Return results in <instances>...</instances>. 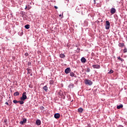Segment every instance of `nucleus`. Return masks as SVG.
I'll return each mask as SVG.
<instances>
[{
    "instance_id": "39448f33",
    "label": "nucleus",
    "mask_w": 127,
    "mask_h": 127,
    "mask_svg": "<svg viewBox=\"0 0 127 127\" xmlns=\"http://www.w3.org/2000/svg\"><path fill=\"white\" fill-rule=\"evenodd\" d=\"M92 67L94 69H100L101 68V65L98 64H93L92 65Z\"/></svg>"
},
{
    "instance_id": "412c9836",
    "label": "nucleus",
    "mask_w": 127,
    "mask_h": 127,
    "mask_svg": "<svg viewBox=\"0 0 127 127\" xmlns=\"http://www.w3.org/2000/svg\"><path fill=\"white\" fill-rule=\"evenodd\" d=\"M14 96H19V92H16L14 93Z\"/></svg>"
},
{
    "instance_id": "423d86ee",
    "label": "nucleus",
    "mask_w": 127,
    "mask_h": 127,
    "mask_svg": "<svg viewBox=\"0 0 127 127\" xmlns=\"http://www.w3.org/2000/svg\"><path fill=\"white\" fill-rule=\"evenodd\" d=\"M70 71H71V69H70V67H67L65 69L64 72L65 73V74H69Z\"/></svg>"
},
{
    "instance_id": "20e7f679",
    "label": "nucleus",
    "mask_w": 127,
    "mask_h": 127,
    "mask_svg": "<svg viewBox=\"0 0 127 127\" xmlns=\"http://www.w3.org/2000/svg\"><path fill=\"white\" fill-rule=\"evenodd\" d=\"M116 11H117V10H116V8H111L110 10V12L111 14H115Z\"/></svg>"
},
{
    "instance_id": "f257e3e1",
    "label": "nucleus",
    "mask_w": 127,
    "mask_h": 127,
    "mask_svg": "<svg viewBox=\"0 0 127 127\" xmlns=\"http://www.w3.org/2000/svg\"><path fill=\"white\" fill-rule=\"evenodd\" d=\"M84 84L85 85H89V86H92L93 85V82L89 79H85Z\"/></svg>"
},
{
    "instance_id": "aec40b11",
    "label": "nucleus",
    "mask_w": 127,
    "mask_h": 127,
    "mask_svg": "<svg viewBox=\"0 0 127 127\" xmlns=\"http://www.w3.org/2000/svg\"><path fill=\"white\" fill-rule=\"evenodd\" d=\"M61 58H64L65 57V55L62 54L60 55Z\"/></svg>"
},
{
    "instance_id": "f03ea898",
    "label": "nucleus",
    "mask_w": 127,
    "mask_h": 127,
    "mask_svg": "<svg viewBox=\"0 0 127 127\" xmlns=\"http://www.w3.org/2000/svg\"><path fill=\"white\" fill-rule=\"evenodd\" d=\"M27 99V96H26V92H23L22 94V96L20 98L21 101H25Z\"/></svg>"
},
{
    "instance_id": "c9c22d12",
    "label": "nucleus",
    "mask_w": 127,
    "mask_h": 127,
    "mask_svg": "<svg viewBox=\"0 0 127 127\" xmlns=\"http://www.w3.org/2000/svg\"><path fill=\"white\" fill-rule=\"evenodd\" d=\"M27 9H28V10H29V9H30V8L27 7Z\"/></svg>"
},
{
    "instance_id": "f704fd0d",
    "label": "nucleus",
    "mask_w": 127,
    "mask_h": 127,
    "mask_svg": "<svg viewBox=\"0 0 127 127\" xmlns=\"http://www.w3.org/2000/svg\"><path fill=\"white\" fill-rule=\"evenodd\" d=\"M27 9V6H26V7L25 8V9Z\"/></svg>"
},
{
    "instance_id": "9d476101",
    "label": "nucleus",
    "mask_w": 127,
    "mask_h": 127,
    "mask_svg": "<svg viewBox=\"0 0 127 127\" xmlns=\"http://www.w3.org/2000/svg\"><path fill=\"white\" fill-rule=\"evenodd\" d=\"M68 88L71 90V89H72V88H74V84H73V83H70V84L68 85Z\"/></svg>"
},
{
    "instance_id": "a211bd4d",
    "label": "nucleus",
    "mask_w": 127,
    "mask_h": 127,
    "mask_svg": "<svg viewBox=\"0 0 127 127\" xmlns=\"http://www.w3.org/2000/svg\"><path fill=\"white\" fill-rule=\"evenodd\" d=\"M69 75L71 77H74L75 76V74L74 73V72H70Z\"/></svg>"
},
{
    "instance_id": "393cba45",
    "label": "nucleus",
    "mask_w": 127,
    "mask_h": 127,
    "mask_svg": "<svg viewBox=\"0 0 127 127\" xmlns=\"http://www.w3.org/2000/svg\"><path fill=\"white\" fill-rule=\"evenodd\" d=\"M53 83H54V81L53 80H51L50 81V84L51 85L53 84Z\"/></svg>"
},
{
    "instance_id": "a878e982",
    "label": "nucleus",
    "mask_w": 127,
    "mask_h": 127,
    "mask_svg": "<svg viewBox=\"0 0 127 127\" xmlns=\"http://www.w3.org/2000/svg\"><path fill=\"white\" fill-rule=\"evenodd\" d=\"M90 71H91V69H90V68L87 67V69H86V72H87L88 73H89V72H90Z\"/></svg>"
},
{
    "instance_id": "1a4fd4ad",
    "label": "nucleus",
    "mask_w": 127,
    "mask_h": 127,
    "mask_svg": "<svg viewBox=\"0 0 127 127\" xmlns=\"http://www.w3.org/2000/svg\"><path fill=\"white\" fill-rule=\"evenodd\" d=\"M36 124L37 126H40L41 125V121L40 120H37L36 121Z\"/></svg>"
},
{
    "instance_id": "e433bc0d",
    "label": "nucleus",
    "mask_w": 127,
    "mask_h": 127,
    "mask_svg": "<svg viewBox=\"0 0 127 127\" xmlns=\"http://www.w3.org/2000/svg\"><path fill=\"white\" fill-rule=\"evenodd\" d=\"M59 94H60V92H59V93H58V94H59Z\"/></svg>"
},
{
    "instance_id": "f8f14e48",
    "label": "nucleus",
    "mask_w": 127,
    "mask_h": 127,
    "mask_svg": "<svg viewBox=\"0 0 127 127\" xmlns=\"http://www.w3.org/2000/svg\"><path fill=\"white\" fill-rule=\"evenodd\" d=\"M43 90L45 91V92H47L48 91V87L46 85L43 87Z\"/></svg>"
},
{
    "instance_id": "4be33fe9",
    "label": "nucleus",
    "mask_w": 127,
    "mask_h": 127,
    "mask_svg": "<svg viewBox=\"0 0 127 127\" xmlns=\"http://www.w3.org/2000/svg\"><path fill=\"white\" fill-rule=\"evenodd\" d=\"M28 74H30L31 73L32 70L30 69H27Z\"/></svg>"
},
{
    "instance_id": "4c0bfd02",
    "label": "nucleus",
    "mask_w": 127,
    "mask_h": 127,
    "mask_svg": "<svg viewBox=\"0 0 127 127\" xmlns=\"http://www.w3.org/2000/svg\"><path fill=\"white\" fill-rule=\"evenodd\" d=\"M59 16H61V14H60V15H59Z\"/></svg>"
},
{
    "instance_id": "cd10ccee",
    "label": "nucleus",
    "mask_w": 127,
    "mask_h": 127,
    "mask_svg": "<svg viewBox=\"0 0 127 127\" xmlns=\"http://www.w3.org/2000/svg\"><path fill=\"white\" fill-rule=\"evenodd\" d=\"M28 66H30V65H31V62H29L28 63Z\"/></svg>"
},
{
    "instance_id": "bb28decb",
    "label": "nucleus",
    "mask_w": 127,
    "mask_h": 127,
    "mask_svg": "<svg viewBox=\"0 0 127 127\" xmlns=\"http://www.w3.org/2000/svg\"><path fill=\"white\" fill-rule=\"evenodd\" d=\"M127 49H125L124 50V53H127Z\"/></svg>"
},
{
    "instance_id": "dca6fc26",
    "label": "nucleus",
    "mask_w": 127,
    "mask_h": 127,
    "mask_svg": "<svg viewBox=\"0 0 127 127\" xmlns=\"http://www.w3.org/2000/svg\"><path fill=\"white\" fill-rule=\"evenodd\" d=\"M123 107H124L123 104H120L119 106H117V109H122V108H123Z\"/></svg>"
},
{
    "instance_id": "4468645a",
    "label": "nucleus",
    "mask_w": 127,
    "mask_h": 127,
    "mask_svg": "<svg viewBox=\"0 0 127 127\" xmlns=\"http://www.w3.org/2000/svg\"><path fill=\"white\" fill-rule=\"evenodd\" d=\"M83 111H84V109H83V108H79L78 109V111L79 113H83Z\"/></svg>"
},
{
    "instance_id": "c756f323",
    "label": "nucleus",
    "mask_w": 127,
    "mask_h": 127,
    "mask_svg": "<svg viewBox=\"0 0 127 127\" xmlns=\"http://www.w3.org/2000/svg\"><path fill=\"white\" fill-rule=\"evenodd\" d=\"M94 0V3L96 4V3H97V2H96V0Z\"/></svg>"
},
{
    "instance_id": "6ab92c4d",
    "label": "nucleus",
    "mask_w": 127,
    "mask_h": 127,
    "mask_svg": "<svg viewBox=\"0 0 127 127\" xmlns=\"http://www.w3.org/2000/svg\"><path fill=\"white\" fill-rule=\"evenodd\" d=\"M24 100H21V101H19V102L20 105H23V104H24V102L23 101Z\"/></svg>"
},
{
    "instance_id": "b1692460",
    "label": "nucleus",
    "mask_w": 127,
    "mask_h": 127,
    "mask_svg": "<svg viewBox=\"0 0 127 127\" xmlns=\"http://www.w3.org/2000/svg\"><path fill=\"white\" fill-rule=\"evenodd\" d=\"M108 73L109 74H113V73H114V70H113V69H111Z\"/></svg>"
},
{
    "instance_id": "9b49d317",
    "label": "nucleus",
    "mask_w": 127,
    "mask_h": 127,
    "mask_svg": "<svg viewBox=\"0 0 127 127\" xmlns=\"http://www.w3.org/2000/svg\"><path fill=\"white\" fill-rule=\"evenodd\" d=\"M81 62H82V63H86V59L84 57H82L81 59Z\"/></svg>"
},
{
    "instance_id": "7ed1b4c3",
    "label": "nucleus",
    "mask_w": 127,
    "mask_h": 127,
    "mask_svg": "<svg viewBox=\"0 0 127 127\" xmlns=\"http://www.w3.org/2000/svg\"><path fill=\"white\" fill-rule=\"evenodd\" d=\"M110 26H111V24L110 23V22H109V21H106L105 24L106 29H110Z\"/></svg>"
},
{
    "instance_id": "5701e85b",
    "label": "nucleus",
    "mask_w": 127,
    "mask_h": 127,
    "mask_svg": "<svg viewBox=\"0 0 127 127\" xmlns=\"http://www.w3.org/2000/svg\"><path fill=\"white\" fill-rule=\"evenodd\" d=\"M13 103H14V104H17V103H19V101H17L16 100H14Z\"/></svg>"
},
{
    "instance_id": "2eb2a0df",
    "label": "nucleus",
    "mask_w": 127,
    "mask_h": 127,
    "mask_svg": "<svg viewBox=\"0 0 127 127\" xmlns=\"http://www.w3.org/2000/svg\"><path fill=\"white\" fill-rule=\"evenodd\" d=\"M25 28H26V29H29V28H30V25L29 24L25 25Z\"/></svg>"
},
{
    "instance_id": "0eeeda50",
    "label": "nucleus",
    "mask_w": 127,
    "mask_h": 127,
    "mask_svg": "<svg viewBox=\"0 0 127 127\" xmlns=\"http://www.w3.org/2000/svg\"><path fill=\"white\" fill-rule=\"evenodd\" d=\"M26 121H27L26 119L24 118L23 119V121H21L20 122V123H19L20 125H24V124H25L26 123Z\"/></svg>"
},
{
    "instance_id": "2f4dec72",
    "label": "nucleus",
    "mask_w": 127,
    "mask_h": 127,
    "mask_svg": "<svg viewBox=\"0 0 127 127\" xmlns=\"http://www.w3.org/2000/svg\"><path fill=\"white\" fill-rule=\"evenodd\" d=\"M5 104V105H7L8 106H9V105L8 104V102H6Z\"/></svg>"
},
{
    "instance_id": "7c9ffc66",
    "label": "nucleus",
    "mask_w": 127,
    "mask_h": 127,
    "mask_svg": "<svg viewBox=\"0 0 127 127\" xmlns=\"http://www.w3.org/2000/svg\"><path fill=\"white\" fill-rule=\"evenodd\" d=\"M23 32H21L20 34V36H21V35H23Z\"/></svg>"
},
{
    "instance_id": "f3484780",
    "label": "nucleus",
    "mask_w": 127,
    "mask_h": 127,
    "mask_svg": "<svg viewBox=\"0 0 127 127\" xmlns=\"http://www.w3.org/2000/svg\"><path fill=\"white\" fill-rule=\"evenodd\" d=\"M119 46L120 47H124V46H125V44L120 43L119 44Z\"/></svg>"
},
{
    "instance_id": "6e6552de",
    "label": "nucleus",
    "mask_w": 127,
    "mask_h": 127,
    "mask_svg": "<svg viewBox=\"0 0 127 127\" xmlns=\"http://www.w3.org/2000/svg\"><path fill=\"white\" fill-rule=\"evenodd\" d=\"M54 117L55 119H59L60 118V114L59 113L55 114Z\"/></svg>"
},
{
    "instance_id": "ddd939ff",
    "label": "nucleus",
    "mask_w": 127,
    "mask_h": 127,
    "mask_svg": "<svg viewBox=\"0 0 127 127\" xmlns=\"http://www.w3.org/2000/svg\"><path fill=\"white\" fill-rule=\"evenodd\" d=\"M117 59H118V60H120V61H121L122 63H123V62L124 61H125V60H124L123 59L121 58V57H117Z\"/></svg>"
},
{
    "instance_id": "c85d7f7f",
    "label": "nucleus",
    "mask_w": 127,
    "mask_h": 127,
    "mask_svg": "<svg viewBox=\"0 0 127 127\" xmlns=\"http://www.w3.org/2000/svg\"><path fill=\"white\" fill-rule=\"evenodd\" d=\"M28 54L27 53H25V56H28Z\"/></svg>"
},
{
    "instance_id": "72a5a7b5",
    "label": "nucleus",
    "mask_w": 127,
    "mask_h": 127,
    "mask_svg": "<svg viewBox=\"0 0 127 127\" xmlns=\"http://www.w3.org/2000/svg\"><path fill=\"white\" fill-rule=\"evenodd\" d=\"M118 127H124V126H122V125H119V126H118Z\"/></svg>"
},
{
    "instance_id": "473e14b6",
    "label": "nucleus",
    "mask_w": 127,
    "mask_h": 127,
    "mask_svg": "<svg viewBox=\"0 0 127 127\" xmlns=\"http://www.w3.org/2000/svg\"><path fill=\"white\" fill-rule=\"evenodd\" d=\"M54 7L55 8H56V9H57L58 8V7H57V6H55Z\"/></svg>"
}]
</instances>
